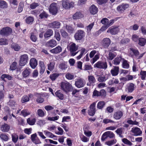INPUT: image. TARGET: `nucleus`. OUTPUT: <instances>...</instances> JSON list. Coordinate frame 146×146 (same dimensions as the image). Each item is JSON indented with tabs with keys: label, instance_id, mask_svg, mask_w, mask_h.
Here are the masks:
<instances>
[{
	"label": "nucleus",
	"instance_id": "57",
	"mask_svg": "<svg viewBox=\"0 0 146 146\" xmlns=\"http://www.w3.org/2000/svg\"><path fill=\"white\" fill-rule=\"evenodd\" d=\"M29 100V98L27 96H24L22 98V103H24L28 102Z\"/></svg>",
	"mask_w": 146,
	"mask_h": 146
},
{
	"label": "nucleus",
	"instance_id": "6",
	"mask_svg": "<svg viewBox=\"0 0 146 146\" xmlns=\"http://www.w3.org/2000/svg\"><path fill=\"white\" fill-rule=\"evenodd\" d=\"M72 87V85L68 82H62L61 83V89L66 92L70 91Z\"/></svg>",
	"mask_w": 146,
	"mask_h": 146
},
{
	"label": "nucleus",
	"instance_id": "7",
	"mask_svg": "<svg viewBox=\"0 0 146 146\" xmlns=\"http://www.w3.org/2000/svg\"><path fill=\"white\" fill-rule=\"evenodd\" d=\"M119 31L118 27L112 26L109 28L107 31V33H110L111 35H115L117 34Z\"/></svg>",
	"mask_w": 146,
	"mask_h": 146
},
{
	"label": "nucleus",
	"instance_id": "37",
	"mask_svg": "<svg viewBox=\"0 0 146 146\" xmlns=\"http://www.w3.org/2000/svg\"><path fill=\"white\" fill-rule=\"evenodd\" d=\"M55 95L59 99L62 100L64 98V95L60 91H58L55 93Z\"/></svg>",
	"mask_w": 146,
	"mask_h": 146
},
{
	"label": "nucleus",
	"instance_id": "53",
	"mask_svg": "<svg viewBox=\"0 0 146 146\" xmlns=\"http://www.w3.org/2000/svg\"><path fill=\"white\" fill-rule=\"evenodd\" d=\"M39 5V4L38 3L34 2L30 5V7L31 9H35Z\"/></svg>",
	"mask_w": 146,
	"mask_h": 146
},
{
	"label": "nucleus",
	"instance_id": "22",
	"mask_svg": "<svg viewBox=\"0 0 146 146\" xmlns=\"http://www.w3.org/2000/svg\"><path fill=\"white\" fill-rule=\"evenodd\" d=\"M53 34V31L51 29H48L44 34V37L45 38L50 37Z\"/></svg>",
	"mask_w": 146,
	"mask_h": 146
},
{
	"label": "nucleus",
	"instance_id": "42",
	"mask_svg": "<svg viewBox=\"0 0 146 146\" xmlns=\"http://www.w3.org/2000/svg\"><path fill=\"white\" fill-rule=\"evenodd\" d=\"M30 72V70L29 69L27 68L23 72V77H26L28 76Z\"/></svg>",
	"mask_w": 146,
	"mask_h": 146
},
{
	"label": "nucleus",
	"instance_id": "48",
	"mask_svg": "<svg viewBox=\"0 0 146 146\" xmlns=\"http://www.w3.org/2000/svg\"><path fill=\"white\" fill-rule=\"evenodd\" d=\"M95 67H97L100 68L106 69L107 68V64H94Z\"/></svg>",
	"mask_w": 146,
	"mask_h": 146
},
{
	"label": "nucleus",
	"instance_id": "11",
	"mask_svg": "<svg viewBox=\"0 0 146 146\" xmlns=\"http://www.w3.org/2000/svg\"><path fill=\"white\" fill-rule=\"evenodd\" d=\"M28 58V55L26 54L21 55L20 58L19 64H26L27 63Z\"/></svg>",
	"mask_w": 146,
	"mask_h": 146
},
{
	"label": "nucleus",
	"instance_id": "29",
	"mask_svg": "<svg viewBox=\"0 0 146 146\" xmlns=\"http://www.w3.org/2000/svg\"><path fill=\"white\" fill-rule=\"evenodd\" d=\"M12 141L14 143L17 142L19 138L18 135L16 133H13L11 135Z\"/></svg>",
	"mask_w": 146,
	"mask_h": 146
},
{
	"label": "nucleus",
	"instance_id": "2",
	"mask_svg": "<svg viewBox=\"0 0 146 146\" xmlns=\"http://www.w3.org/2000/svg\"><path fill=\"white\" fill-rule=\"evenodd\" d=\"M12 31V29L9 27H4L0 30V35L3 36H8L11 33Z\"/></svg>",
	"mask_w": 146,
	"mask_h": 146
},
{
	"label": "nucleus",
	"instance_id": "5",
	"mask_svg": "<svg viewBox=\"0 0 146 146\" xmlns=\"http://www.w3.org/2000/svg\"><path fill=\"white\" fill-rule=\"evenodd\" d=\"M78 46L76 45L75 43H72L70 46L69 50L71 56H74L78 52H76L78 49Z\"/></svg>",
	"mask_w": 146,
	"mask_h": 146
},
{
	"label": "nucleus",
	"instance_id": "30",
	"mask_svg": "<svg viewBox=\"0 0 146 146\" xmlns=\"http://www.w3.org/2000/svg\"><path fill=\"white\" fill-rule=\"evenodd\" d=\"M8 42L5 38H1L0 39V45H6L8 44Z\"/></svg>",
	"mask_w": 146,
	"mask_h": 146
},
{
	"label": "nucleus",
	"instance_id": "32",
	"mask_svg": "<svg viewBox=\"0 0 146 146\" xmlns=\"http://www.w3.org/2000/svg\"><path fill=\"white\" fill-rule=\"evenodd\" d=\"M105 103L104 101H100L97 104V108L99 109H102L105 106Z\"/></svg>",
	"mask_w": 146,
	"mask_h": 146
},
{
	"label": "nucleus",
	"instance_id": "26",
	"mask_svg": "<svg viewBox=\"0 0 146 146\" xmlns=\"http://www.w3.org/2000/svg\"><path fill=\"white\" fill-rule=\"evenodd\" d=\"M34 21V18L31 16L28 17L25 19V22L27 24H32Z\"/></svg>",
	"mask_w": 146,
	"mask_h": 146
},
{
	"label": "nucleus",
	"instance_id": "12",
	"mask_svg": "<svg viewBox=\"0 0 146 146\" xmlns=\"http://www.w3.org/2000/svg\"><path fill=\"white\" fill-rule=\"evenodd\" d=\"M57 45V42L56 40L54 39L50 40L46 42L45 46L46 47H53Z\"/></svg>",
	"mask_w": 146,
	"mask_h": 146
},
{
	"label": "nucleus",
	"instance_id": "8",
	"mask_svg": "<svg viewBox=\"0 0 146 146\" xmlns=\"http://www.w3.org/2000/svg\"><path fill=\"white\" fill-rule=\"evenodd\" d=\"M96 103L93 102L91 104L90 107L88 110V114L89 115L93 116L96 112V108H95Z\"/></svg>",
	"mask_w": 146,
	"mask_h": 146
},
{
	"label": "nucleus",
	"instance_id": "61",
	"mask_svg": "<svg viewBox=\"0 0 146 146\" xmlns=\"http://www.w3.org/2000/svg\"><path fill=\"white\" fill-rule=\"evenodd\" d=\"M9 2L11 4H12L16 6L15 8L17 7L18 4L17 0H9Z\"/></svg>",
	"mask_w": 146,
	"mask_h": 146
},
{
	"label": "nucleus",
	"instance_id": "35",
	"mask_svg": "<svg viewBox=\"0 0 146 146\" xmlns=\"http://www.w3.org/2000/svg\"><path fill=\"white\" fill-rule=\"evenodd\" d=\"M36 119L33 118L31 119L30 118H29L27 119V122L29 125H34L36 121Z\"/></svg>",
	"mask_w": 146,
	"mask_h": 146
},
{
	"label": "nucleus",
	"instance_id": "13",
	"mask_svg": "<svg viewBox=\"0 0 146 146\" xmlns=\"http://www.w3.org/2000/svg\"><path fill=\"white\" fill-rule=\"evenodd\" d=\"M129 54L131 56H137L139 55V52L137 49L131 48L129 49Z\"/></svg>",
	"mask_w": 146,
	"mask_h": 146
},
{
	"label": "nucleus",
	"instance_id": "44",
	"mask_svg": "<svg viewBox=\"0 0 146 146\" xmlns=\"http://www.w3.org/2000/svg\"><path fill=\"white\" fill-rule=\"evenodd\" d=\"M122 60V58L121 57L117 56L113 60L114 64H119L120 62Z\"/></svg>",
	"mask_w": 146,
	"mask_h": 146
},
{
	"label": "nucleus",
	"instance_id": "43",
	"mask_svg": "<svg viewBox=\"0 0 146 146\" xmlns=\"http://www.w3.org/2000/svg\"><path fill=\"white\" fill-rule=\"evenodd\" d=\"M24 7V4L21 2H20L19 4L18 9V12L19 13H21Z\"/></svg>",
	"mask_w": 146,
	"mask_h": 146
},
{
	"label": "nucleus",
	"instance_id": "18",
	"mask_svg": "<svg viewBox=\"0 0 146 146\" xmlns=\"http://www.w3.org/2000/svg\"><path fill=\"white\" fill-rule=\"evenodd\" d=\"M75 84L78 88H80L83 87L84 84L83 82V80L82 79H78L75 82Z\"/></svg>",
	"mask_w": 146,
	"mask_h": 146
},
{
	"label": "nucleus",
	"instance_id": "41",
	"mask_svg": "<svg viewBox=\"0 0 146 146\" xmlns=\"http://www.w3.org/2000/svg\"><path fill=\"white\" fill-rule=\"evenodd\" d=\"M8 104L12 107H15L17 105L16 102L14 100H10L8 103Z\"/></svg>",
	"mask_w": 146,
	"mask_h": 146
},
{
	"label": "nucleus",
	"instance_id": "49",
	"mask_svg": "<svg viewBox=\"0 0 146 146\" xmlns=\"http://www.w3.org/2000/svg\"><path fill=\"white\" fill-rule=\"evenodd\" d=\"M1 138L3 141H6L9 139L7 135L5 134H1L0 135Z\"/></svg>",
	"mask_w": 146,
	"mask_h": 146
},
{
	"label": "nucleus",
	"instance_id": "19",
	"mask_svg": "<svg viewBox=\"0 0 146 146\" xmlns=\"http://www.w3.org/2000/svg\"><path fill=\"white\" fill-rule=\"evenodd\" d=\"M90 11L91 14L94 15L97 13L98 9L94 5H92L90 7Z\"/></svg>",
	"mask_w": 146,
	"mask_h": 146
},
{
	"label": "nucleus",
	"instance_id": "16",
	"mask_svg": "<svg viewBox=\"0 0 146 146\" xmlns=\"http://www.w3.org/2000/svg\"><path fill=\"white\" fill-rule=\"evenodd\" d=\"M62 48L61 46H58L55 48L50 50V52L53 54H57L61 52L62 50Z\"/></svg>",
	"mask_w": 146,
	"mask_h": 146
},
{
	"label": "nucleus",
	"instance_id": "54",
	"mask_svg": "<svg viewBox=\"0 0 146 146\" xmlns=\"http://www.w3.org/2000/svg\"><path fill=\"white\" fill-rule=\"evenodd\" d=\"M122 142L125 144L129 146H131L132 145L131 142L126 138H123L122 140Z\"/></svg>",
	"mask_w": 146,
	"mask_h": 146
},
{
	"label": "nucleus",
	"instance_id": "24",
	"mask_svg": "<svg viewBox=\"0 0 146 146\" xmlns=\"http://www.w3.org/2000/svg\"><path fill=\"white\" fill-rule=\"evenodd\" d=\"M82 17V14L80 12H76L73 15L72 18L74 19H80Z\"/></svg>",
	"mask_w": 146,
	"mask_h": 146
},
{
	"label": "nucleus",
	"instance_id": "10",
	"mask_svg": "<svg viewBox=\"0 0 146 146\" xmlns=\"http://www.w3.org/2000/svg\"><path fill=\"white\" fill-rule=\"evenodd\" d=\"M131 131L134 134V135L136 136L141 135L142 133L140 129L137 127L132 128Z\"/></svg>",
	"mask_w": 146,
	"mask_h": 146
},
{
	"label": "nucleus",
	"instance_id": "51",
	"mask_svg": "<svg viewBox=\"0 0 146 146\" xmlns=\"http://www.w3.org/2000/svg\"><path fill=\"white\" fill-rule=\"evenodd\" d=\"M59 74L58 73H54L50 75V78L52 81H54L59 76Z\"/></svg>",
	"mask_w": 146,
	"mask_h": 146
},
{
	"label": "nucleus",
	"instance_id": "40",
	"mask_svg": "<svg viewBox=\"0 0 146 146\" xmlns=\"http://www.w3.org/2000/svg\"><path fill=\"white\" fill-rule=\"evenodd\" d=\"M66 28L68 33L70 34L72 33L74 31V29L70 26L66 25Z\"/></svg>",
	"mask_w": 146,
	"mask_h": 146
},
{
	"label": "nucleus",
	"instance_id": "52",
	"mask_svg": "<svg viewBox=\"0 0 146 146\" xmlns=\"http://www.w3.org/2000/svg\"><path fill=\"white\" fill-rule=\"evenodd\" d=\"M66 78L68 80H71L73 79L74 77V75L69 73L66 74L65 75Z\"/></svg>",
	"mask_w": 146,
	"mask_h": 146
},
{
	"label": "nucleus",
	"instance_id": "59",
	"mask_svg": "<svg viewBox=\"0 0 146 146\" xmlns=\"http://www.w3.org/2000/svg\"><path fill=\"white\" fill-rule=\"evenodd\" d=\"M106 132L108 137L110 138H113L115 137V135L112 132L110 131H108Z\"/></svg>",
	"mask_w": 146,
	"mask_h": 146
},
{
	"label": "nucleus",
	"instance_id": "60",
	"mask_svg": "<svg viewBox=\"0 0 146 146\" xmlns=\"http://www.w3.org/2000/svg\"><path fill=\"white\" fill-rule=\"evenodd\" d=\"M40 73L41 74H42L45 71V68L44 67V65L40 64Z\"/></svg>",
	"mask_w": 146,
	"mask_h": 146
},
{
	"label": "nucleus",
	"instance_id": "64",
	"mask_svg": "<svg viewBox=\"0 0 146 146\" xmlns=\"http://www.w3.org/2000/svg\"><path fill=\"white\" fill-rule=\"evenodd\" d=\"M44 132L47 136L49 137L52 138L54 136V135L50 132L46 131H44Z\"/></svg>",
	"mask_w": 146,
	"mask_h": 146
},
{
	"label": "nucleus",
	"instance_id": "9",
	"mask_svg": "<svg viewBox=\"0 0 146 146\" xmlns=\"http://www.w3.org/2000/svg\"><path fill=\"white\" fill-rule=\"evenodd\" d=\"M110 39L108 38H104L102 41V46L105 48H107L111 43Z\"/></svg>",
	"mask_w": 146,
	"mask_h": 146
},
{
	"label": "nucleus",
	"instance_id": "34",
	"mask_svg": "<svg viewBox=\"0 0 146 146\" xmlns=\"http://www.w3.org/2000/svg\"><path fill=\"white\" fill-rule=\"evenodd\" d=\"M19 64H11L10 66V69L11 70H13L17 69V71L20 68V67H19ZM21 66H20V67Z\"/></svg>",
	"mask_w": 146,
	"mask_h": 146
},
{
	"label": "nucleus",
	"instance_id": "38",
	"mask_svg": "<svg viewBox=\"0 0 146 146\" xmlns=\"http://www.w3.org/2000/svg\"><path fill=\"white\" fill-rule=\"evenodd\" d=\"M54 37L58 41L60 40V35L58 30L55 31Z\"/></svg>",
	"mask_w": 146,
	"mask_h": 146
},
{
	"label": "nucleus",
	"instance_id": "3",
	"mask_svg": "<svg viewBox=\"0 0 146 146\" xmlns=\"http://www.w3.org/2000/svg\"><path fill=\"white\" fill-rule=\"evenodd\" d=\"M62 7L65 9H68L74 7V3L72 1L70 2L68 0H62Z\"/></svg>",
	"mask_w": 146,
	"mask_h": 146
},
{
	"label": "nucleus",
	"instance_id": "14",
	"mask_svg": "<svg viewBox=\"0 0 146 146\" xmlns=\"http://www.w3.org/2000/svg\"><path fill=\"white\" fill-rule=\"evenodd\" d=\"M123 115V113L120 110L114 112L113 117L115 119L117 120L119 119Z\"/></svg>",
	"mask_w": 146,
	"mask_h": 146
},
{
	"label": "nucleus",
	"instance_id": "39",
	"mask_svg": "<svg viewBox=\"0 0 146 146\" xmlns=\"http://www.w3.org/2000/svg\"><path fill=\"white\" fill-rule=\"evenodd\" d=\"M30 38L32 41L34 42H36L37 39L36 36L33 32H32L30 33Z\"/></svg>",
	"mask_w": 146,
	"mask_h": 146
},
{
	"label": "nucleus",
	"instance_id": "58",
	"mask_svg": "<svg viewBox=\"0 0 146 146\" xmlns=\"http://www.w3.org/2000/svg\"><path fill=\"white\" fill-rule=\"evenodd\" d=\"M109 20L107 18H103L101 21V23L104 25H106V24H108Z\"/></svg>",
	"mask_w": 146,
	"mask_h": 146
},
{
	"label": "nucleus",
	"instance_id": "20",
	"mask_svg": "<svg viewBox=\"0 0 146 146\" xmlns=\"http://www.w3.org/2000/svg\"><path fill=\"white\" fill-rule=\"evenodd\" d=\"M134 89V85L133 83H130L129 84L126 88V91L128 93H131Z\"/></svg>",
	"mask_w": 146,
	"mask_h": 146
},
{
	"label": "nucleus",
	"instance_id": "31",
	"mask_svg": "<svg viewBox=\"0 0 146 146\" xmlns=\"http://www.w3.org/2000/svg\"><path fill=\"white\" fill-rule=\"evenodd\" d=\"M48 16V15L46 12L43 11L42 13H40L39 15V17L40 19L46 18Z\"/></svg>",
	"mask_w": 146,
	"mask_h": 146
},
{
	"label": "nucleus",
	"instance_id": "47",
	"mask_svg": "<svg viewBox=\"0 0 146 146\" xmlns=\"http://www.w3.org/2000/svg\"><path fill=\"white\" fill-rule=\"evenodd\" d=\"M61 35L64 38H66L68 36V34L66 31L63 29H61L60 31Z\"/></svg>",
	"mask_w": 146,
	"mask_h": 146
},
{
	"label": "nucleus",
	"instance_id": "33",
	"mask_svg": "<svg viewBox=\"0 0 146 146\" xmlns=\"http://www.w3.org/2000/svg\"><path fill=\"white\" fill-rule=\"evenodd\" d=\"M21 113L24 117H25L29 115L31 112L27 109H24L21 111Z\"/></svg>",
	"mask_w": 146,
	"mask_h": 146
},
{
	"label": "nucleus",
	"instance_id": "1",
	"mask_svg": "<svg viewBox=\"0 0 146 146\" xmlns=\"http://www.w3.org/2000/svg\"><path fill=\"white\" fill-rule=\"evenodd\" d=\"M58 11V8L56 3L53 2L50 5L49 11L51 14L53 15H56Z\"/></svg>",
	"mask_w": 146,
	"mask_h": 146
},
{
	"label": "nucleus",
	"instance_id": "36",
	"mask_svg": "<svg viewBox=\"0 0 146 146\" xmlns=\"http://www.w3.org/2000/svg\"><path fill=\"white\" fill-rule=\"evenodd\" d=\"M60 22L56 21L52 23V26L54 28L58 29L60 27Z\"/></svg>",
	"mask_w": 146,
	"mask_h": 146
},
{
	"label": "nucleus",
	"instance_id": "63",
	"mask_svg": "<svg viewBox=\"0 0 146 146\" xmlns=\"http://www.w3.org/2000/svg\"><path fill=\"white\" fill-rule=\"evenodd\" d=\"M59 118V116H56L55 117H49L48 118V120L54 121L58 120Z\"/></svg>",
	"mask_w": 146,
	"mask_h": 146
},
{
	"label": "nucleus",
	"instance_id": "46",
	"mask_svg": "<svg viewBox=\"0 0 146 146\" xmlns=\"http://www.w3.org/2000/svg\"><path fill=\"white\" fill-rule=\"evenodd\" d=\"M108 79V78L106 76H100L98 78V80L100 82H105Z\"/></svg>",
	"mask_w": 146,
	"mask_h": 146
},
{
	"label": "nucleus",
	"instance_id": "55",
	"mask_svg": "<svg viewBox=\"0 0 146 146\" xmlns=\"http://www.w3.org/2000/svg\"><path fill=\"white\" fill-rule=\"evenodd\" d=\"M140 75L142 80H144L146 77V71H141L140 73Z\"/></svg>",
	"mask_w": 146,
	"mask_h": 146
},
{
	"label": "nucleus",
	"instance_id": "15",
	"mask_svg": "<svg viewBox=\"0 0 146 146\" xmlns=\"http://www.w3.org/2000/svg\"><path fill=\"white\" fill-rule=\"evenodd\" d=\"M31 139L32 142L36 144H38L40 143V140L37 137V135L36 133L31 135Z\"/></svg>",
	"mask_w": 146,
	"mask_h": 146
},
{
	"label": "nucleus",
	"instance_id": "17",
	"mask_svg": "<svg viewBox=\"0 0 146 146\" xmlns=\"http://www.w3.org/2000/svg\"><path fill=\"white\" fill-rule=\"evenodd\" d=\"M88 82L87 83V85L90 86L92 85L96 82V80L94 77L92 75H90L88 76Z\"/></svg>",
	"mask_w": 146,
	"mask_h": 146
},
{
	"label": "nucleus",
	"instance_id": "62",
	"mask_svg": "<svg viewBox=\"0 0 146 146\" xmlns=\"http://www.w3.org/2000/svg\"><path fill=\"white\" fill-rule=\"evenodd\" d=\"M116 142V140L115 139H114L110 141H109L106 142V143L108 145L110 146L111 145L114 143H115Z\"/></svg>",
	"mask_w": 146,
	"mask_h": 146
},
{
	"label": "nucleus",
	"instance_id": "21",
	"mask_svg": "<svg viewBox=\"0 0 146 146\" xmlns=\"http://www.w3.org/2000/svg\"><path fill=\"white\" fill-rule=\"evenodd\" d=\"M10 128L9 126L6 123L2 125L1 127V130L4 132H7L9 130Z\"/></svg>",
	"mask_w": 146,
	"mask_h": 146
},
{
	"label": "nucleus",
	"instance_id": "56",
	"mask_svg": "<svg viewBox=\"0 0 146 146\" xmlns=\"http://www.w3.org/2000/svg\"><path fill=\"white\" fill-rule=\"evenodd\" d=\"M37 114L39 116L41 117L44 116L45 114L44 112L40 109H39L37 110Z\"/></svg>",
	"mask_w": 146,
	"mask_h": 146
},
{
	"label": "nucleus",
	"instance_id": "45",
	"mask_svg": "<svg viewBox=\"0 0 146 146\" xmlns=\"http://www.w3.org/2000/svg\"><path fill=\"white\" fill-rule=\"evenodd\" d=\"M94 25V23H92L86 27L88 33L90 32Z\"/></svg>",
	"mask_w": 146,
	"mask_h": 146
},
{
	"label": "nucleus",
	"instance_id": "28",
	"mask_svg": "<svg viewBox=\"0 0 146 146\" xmlns=\"http://www.w3.org/2000/svg\"><path fill=\"white\" fill-rule=\"evenodd\" d=\"M8 7L7 3L5 1L0 0V8L4 9Z\"/></svg>",
	"mask_w": 146,
	"mask_h": 146
},
{
	"label": "nucleus",
	"instance_id": "23",
	"mask_svg": "<svg viewBox=\"0 0 146 146\" xmlns=\"http://www.w3.org/2000/svg\"><path fill=\"white\" fill-rule=\"evenodd\" d=\"M119 68L118 67H115L113 69L111 70V73L113 76H116L118 74Z\"/></svg>",
	"mask_w": 146,
	"mask_h": 146
},
{
	"label": "nucleus",
	"instance_id": "25",
	"mask_svg": "<svg viewBox=\"0 0 146 146\" xmlns=\"http://www.w3.org/2000/svg\"><path fill=\"white\" fill-rule=\"evenodd\" d=\"M138 40V44L141 46H144L146 43V39L144 38H139Z\"/></svg>",
	"mask_w": 146,
	"mask_h": 146
},
{
	"label": "nucleus",
	"instance_id": "27",
	"mask_svg": "<svg viewBox=\"0 0 146 146\" xmlns=\"http://www.w3.org/2000/svg\"><path fill=\"white\" fill-rule=\"evenodd\" d=\"M11 47L16 51H19L20 48L19 45L16 43H13L11 45Z\"/></svg>",
	"mask_w": 146,
	"mask_h": 146
},
{
	"label": "nucleus",
	"instance_id": "50",
	"mask_svg": "<svg viewBox=\"0 0 146 146\" xmlns=\"http://www.w3.org/2000/svg\"><path fill=\"white\" fill-rule=\"evenodd\" d=\"M99 54H96L92 59L90 60L91 63L92 64L94 63L98 59H99Z\"/></svg>",
	"mask_w": 146,
	"mask_h": 146
},
{
	"label": "nucleus",
	"instance_id": "4",
	"mask_svg": "<svg viewBox=\"0 0 146 146\" xmlns=\"http://www.w3.org/2000/svg\"><path fill=\"white\" fill-rule=\"evenodd\" d=\"M85 35L84 32L81 30H78L74 35V38L76 40H78L82 39Z\"/></svg>",
	"mask_w": 146,
	"mask_h": 146
}]
</instances>
